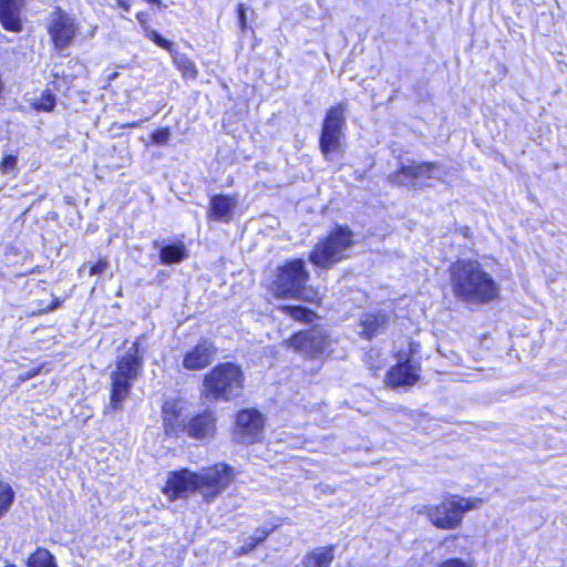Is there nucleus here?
<instances>
[{
	"instance_id": "obj_39",
	"label": "nucleus",
	"mask_w": 567,
	"mask_h": 567,
	"mask_svg": "<svg viewBox=\"0 0 567 567\" xmlns=\"http://www.w3.org/2000/svg\"><path fill=\"white\" fill-rule=\"evenodd\" d=\"M3 567H18V566L13 563H7V564H4Z\"/></svg>"
},
{
	"instance_id": "obj_29",
	"label": "nucleus",
	"mask_w": 567,
	"mask_h": 567,
	"mask_svg": "<svg viewBox=\"0 0 567 567\" xmlns=\"http://www.w3.org/2000/svg\"><path fill=\"white\" fill-rule=\"evenodd\" d=\"M171 136V130L168 126L158 127L151 134V140L156 145H165Z\"/></svg>"
},
{
	"instance_id": "obj_32",
	"label": "nucleus",
	"mask_w": 567,
	"mask_h": 567,
	"mask_svg": "<svg viewBox=\"0 0 567 567\" xmlns=\"http://www.w3.org/2000/svg\"><path fill=\"white\" fill-rule=\"evenodd\" d=\"M82 267H86V264H84ZM109 267V261L105 257H100L93 264L87 265L89 268V275L95 276L100 275L105 271V269Z\"/></svg>"
},
{
	"instance_id": "obj_25",
	"label": "nucleus",
	"mask_w": 567,
	"mask_h": 567,
	"mask_svg": "<svg viewBox=\"0 0 567 567\" xmlns=\"http://www.w3.org/2000/svg\"><path fill=\"white\" fill-rule=\"evenodd\" d=\"M173 58L175 68L181 72L184 79L195 80L198 76V70L186 54H177L174 49L173 53H169Z\"/></svg>"
},
{
	"instance_id": "obj_2",
	"label": "nucleus",
	"mask_w": 567,
	"mask_h": 567,
	"mask_svg": "<svg viewBox=\"0 0 567 567\" xmlns=\"http://www.w3.org/2000/svg\"><path fill=\"white\" fill-rule=\"evenodd\" d=\"M449 286L456 301L485 306L501 299V285L484 265L474 258H456L449 265Z\"/></svg>"
},
{
	"instance_id": "obj_14",
	"label": "nucleus",
	"mask_w": 567,
	"mask_h": 567,
	"mask_svg": "<svg viewBox=\"0 0 567 567\" xmlns=\"http://www.w3.org/2000/svg\"><path fill=\"white\" fill-rule=\"evenodd\" d=\"M440 165L434 161L411 162L400 165L392 174V182L403 186H422L420 181L432 179Z\"/></svg>"
},
{
	"instance_id": "obj_13",
	"label": "nucleus",
	"mask_w": 567,
	"mask_h": 567,
	"mask_svg": "<svg viewBox=\"0 0 567 567\" xmlns=\"http://www.w3.org/2000/svg\"><path fill=\"white\" fill-rule=\"evenodd\" d=\"M218 349L214 341L202 337L182 355V368L187 372H198L210 367Z\"/></svg>"
},
{
	"instance_id": "obj_8",
	"label": "nucleus",
	"mask_w": 567,
	"mask_h": 567,
	"mask_svg": "<svg viewBox=\"0 0 567 567\" xmlns=\"http://www.w3.org/2000/svg\"><path fill=\"white\" fill-rule=\"evenodd\" d=\"M144 365L140 342L134 341L128 350L115 361L110 379V410H120L131 393L134 381L142 374Z\"/></svg>"
},
{
	"instance_id": "obj_21",
	"label": "nucleus",
	"mask_w": 567,
	"mask_h": 567,
	"mask_svg": "<svg viewBox=\"0 0 567 567\" xmlns=\"http://www.w3.org/2000/svg\"><path fill=\"white\" fill-rule=\"evenodd\" d=\"M282 525L284 518H276L275 522L270 523L268 526L257 527L254 535L239 547L238 555H247L251 553Z\"/></svg>"
},
{
	"instance_id": "obj_34",
	"label": "nucleus",
	"mask_w": 567,
	"mask_h": 567,
	"mask_svg": "<svg viewBox=\"0 0 567 567\" xmlns=\"http://www.w3.org/2000/svg\"><path fill=\"white\" fill-rule=\"evenodd\" d=\"M238 24L243 32L248 29L247 17H246V8L244 3H238L236 7Z\"/></svg>"
},
{
	"instance_id": "obj_3",
	"label": "nucleus",
	"mask_w": 567,
	"mask_h": 567,
	"mask_svg": "<svg viewBox=\"0 0 567 567\" xmlns=\"http://www.w3.org/2000/svg\"><path fill=\"white\" fill-rule=\"evenodd\" d=\"M162 430L165 439L177 441L189 439L207 444L218 434V415L210 408L193 412L189 416L183 413L178 399L165 400L161 405Z\"/></svg>"
},
{
	"instance_id": "obj_16",
	"label": "nucleus",
	"mask_w": 567,
	"mask_h": 567,
	"mask_svg": "<svg viewBox=\"0 0 567 567\" xmlns=\"http://www.w3.org/2000/svg\"><path fill=\"white\" fill-rule=\"evenodd\" d=\"M27 0H0V23L8 32H21L23 29L21 11Z\"/></svg>"
},
{
	"instance_id": "obj_17",
	"label": "nucleus",
	"mask_w": 567,
	"mask_h": 567,
	"mask_svg": "<svg viewBox=\"0 0 567 567\" xmlns=\"http://www.w3.org/2000/svg\"><path fill=\"white\" fill-rule=\"evenodd\" d=\"M237 199L231 194H215L209 198L207 217L210 220L228 224L233 219Z\"/></svg>"
},
{
	"instance_id": "obj_36",
	"label": "nucleus",
	"mask_w": 567,
	"mask_h": 567,
	"mask_svg": "<svg viewBox=\"0 0 567 567\" xmlns=\"http://www.w3.org/2000/svg\"><path fill=\"white\" fill-rule=\"evenodd\" d=\"M116 7L122 9L125 12H128L131 10V2L130 0H115Z\"/></svg>"
},
{
	"instance_id": "obj_10",
	"label": "nucleus",
	"mask_w": 567,
	"mask_h": 567,
	"mask_svg": "<svg viewBox=\"0 0 567 567\" xmlns=\"http://www.w3.org/2000/svg\"><path fill=\"white\" fill-rule=\"evenodd\" d=\"M347 107V102L340 101L326 111L319 135V150L326 158L342 151Z\"/></svg>"
},
{
	"instance_id": "obj_33",
	"label": "nucleus",
	"mask_w": 567,
	"mask_h": 567,
	"mask_svg": "<svg viewBox=\"0 0 567 567\" xmlns=\"http://www.w3.org/2000/svg\"><path fill=\"white\" fill-rule=\"evenodd\" d=\"M61 305H62V300L60 298H56V297H54L50 301V303H48V305H43L42 301H39V303H38V306H39L38 312L39 313H48L50 311H53V310L58 309Z\"/></svg>"
},
{
	"instance_id": "obj_15",
	"label": "nucleus",
	"mask_w": 567,
	"mask_h": 567,
	"mask_svg": "<svg viewBox=\"0 0 567 567\" xmlns=\"http://www.w3.org/2000/svg\"><path fill=\"white\" fill-rule=\"evenodd\" d=\"M421 365L411 362L410 358L398 361L386 371L383 382L389 389L395 390L412 386L420 380Z\"/></svg>"
},
{
	"instance_id": "obj_22",
	"label": "nucleus",
	"mask_w": 567,
	"mask_h": 567,
	"mask_svg": "<svg viewBox=\"0 0 567 567\" xmlns=\"http://www.w3.org/2000/svg\"><path fill=\"white\" fill-rule=\"evenodd\" d=\"M135 18L143 30V34L146 39L152 41L154 44L165 50L168 53L174 52V43L166 38H164L156 30L152 29L150 25V14L146 11H138L135 14Z\"/></svg>"
},
{
	"instance_id": "obj_35",
	"label": "nucleus",
	"mask_w": 567,
	"mask_h": 567,
	"mask_svg": "<svg viewBox=\"0 0 567 567\" xmlns=\"http://www.w3.org/2000/svg\"><path fill=\"white\" fill-rule=\"evenodd\" d=\"M141 123H142V120L122 123V124L113 123L112 127H116V128H121V130L122 128H136L141 125Z\"/></svg>"
},
{
	"instance_id": "obj_4",
	"label": "nucleus",
	"mask_w": 567,
	"mask_h": 567,
	"mask_svg": "<svg viewBox=\"0 0 567 567\" xmlns=\"http://www.w3.org/2000/svg\"><path fill=\"white\" fill-rule=\"evenodd\" d=\"M309 281L310 271L305 259L288 258L274 269L266 290L276 300H298L321 307L323 297L319 288L309 285Z\"/></svg>"
},
{
	"instance_id": "obj_24",
	"label": "nucleus",
	"mask_w": 567,
	"mask_h": 567,
	"mask_svg": "<svg viewBox=\"0 0 567 567\" xmlns=\"http://www.w3.org/2000/svg\"><path fill=\"white\" fill-rule=\"evenodd\" d=\"M25 567H59L55 556L45 547L39 546L29 554Z\"/></svg>"
},
{
	"instance_id": "obj_38",
	"label": "nucleus",
	"mask_w": 567,
	"mask_h": 567,
	"mask_svg": "<svg viewBox=\"0 0 567 567\" xmlns=\"http://www.w3.org/2000/svg\"><path fill=\"white\" fill-rule=\"evenodd\" d=\"M116 78H117V72H113L109 75L107 80H109V82H111V81L115 80Z\"/></svg>"
},
{
	"instance_id": "obj_18",
	"label": "nucleus",
	"mask_w": 567,
	"mask_h": 567,
	"mask_svg": "<svg viewBox=\"0 0 567 567\" xmlns=\"http://www.w3.org/2000/svg\"><path fill=\"white\" fill-rule=\"evenodd\" d=\"M336 545L316 547L305 554L301 560L302 567H331L336 557Z\"/></svg>"
},
{
	"instance_id": "obj_1",
	"label": "nucleus",
	"mask_w": 567,
	"mask_h": 567,
	"mask_svg": "<svg viewBox=\"0 0 567 567\" xmlns=\"http://www.w3.org/2000/svg\"><path fill=\"white\" fill-rule=\"evenodd\" d=\"M235 468L226 462H216L198 471L181 467L168 472L161 487L169 502L198 494L206 504L215 502L236 480Z\"/></svg>"
},
{
	"instance_id": "obj_9",
	"label": "nucleus",
	"mask_w": 567,
	"mask_h": 567,
	"mask_svg": "<svg viewBox=\"0 0 567 567\" xmlns=\"http://www.w3.org/2000/svg\"><path fill=\"white\" fill-rule=\"evenodd\" d=\"M332 343L330 333L311 326L293 331L282 344L305 361H326L332 352Z\"/></svg>"
},
{
	"instance_id": "obj_5",
	"label": "nucleus",
	"mask_w": 567,
	"mask_h": 567,
	"mask_svg": "<svg viewBox=\"0 0 567 567\" xmlns=\"http://www.w3.org/2000/svg\"><path fill=\"white\" fill-rule=\"evenodd\" d=\"M246 388L243 367L234 361L218 362L202 379L200 398L209 402H230L239 399Z\"/></svg>"
},
{
	"instance_id": "obj_11",
	"label": "nucleus",
	"mask_w": 567,
	"mask_h": 567,
	"mask_svg": "<svg viewBox=\"0 0 567 567\" xmlns=\"http://www.w3.org/2000/svg\"><path fill=\"white\" fill-rule=\"evenodd\" d=\"M267 417L257 408L236 411L231 424V436L237 444L255 445L265 439Z\"/></svg>"
},
{
	"instance_id": "obj_19",
	"label": "nucleus",
	"mask_w": 567,
	"mask_h": 567,
	"mask_svg": "<svg viewBox=\"0 0 567 567\" xmlns=\"http://www.w3.org/2000/svg\"><path fill=\"white\" fill-rule=\"evenodd\" d=\"M389 320V315L382 311L367 313L360 321L361 337L372 340L388 326Z\"/></svg>"
},
{
	"instance_id": "obj_31",
	"label": "nucleus",
	"mask_w": 567,
	"mask_h": 567,
	"mask_svg": "<svg viewBox=\"0 0 567 567\" xmlns=\"http://www.w3.org/2000/svg\"><path fill=\"white\" fill-rule=\"evenodd\" d=\"M437 567H476L471 560L461 557H449L443 559Z\"/></svg>"
},
{
	"instance_id": "obj_7",
	"label": "nucleus",
	"mask_w": 567,
	"mask_h": 567,
	"mask_svg": "<svg viewBox=\"0 0 567 567\" xmlns=\"http://www.w3.org/2000/svg\"><path fill=\"white\" fill-rule=\"evenodd\" d=\"M354 233L347 224H336L313 245L308 254L309 262L318 269L328 270L350 257L354 246Z\"/></svg>"
},
{
	"instance_id": "obj_23",
	"label": "nucleus",
	"mask_w": 567,
	"mask_h": 567,
	"mask_svg": "<svg viewBox=\"0 0 567 567\" xmlns=\"http://www.w3.org/2000/svg\"><path fill=\"white\" fill-rule=\"evenodd\" d=\"M188 257V251L184 243L165 245L159 250V259L162 264L173 265L179 264Z\"/></svg>"
},
{
	"instance_id": "obj_26",
	"label": "nucleus",
	"mask_w": 567,
	"mask_h": 567,
	"mask_svg": "<svg viewBox=\"0 0 567 567\" xmlns=\"http://www.w3.org/2000/svg\"><path fill=\"white\" fill-rule=\"evenodd\" d=\"M16 493L9 483L0 482V518L4 516L12 506Z\"/></svg>"
},
{
	"instance_id": "obj_6",
	"label": "nucleus",
	"mask_w": 567,
	"mask_h": 567,
	"mask_svg": "<svg viewBox=\"0 0 567 567\" xmlns=\"http://www.w3.org/2000/svg\"><path fill=\"white\" fill-rule=\"evenodd\" d=\"M483 503L481 497L445 493L437 503L420 507L417 514L424 516L439 530H455L463 525L465 515L480 508Z\"/></svg>"
},
{
	"instance_id": "obj_12",
	"label": "nucleus",
	"mask_w": 567,
	"mask_h": 567,
	"mask_svg": "<svg viewBox=\"0 0 567 567\" xmlns=\"http://www.w3.org/2000/svg\"><path fill=\"white\" fill-rule=\"evenodd\" d=\"M79 29L80 27L74 17L61 7H55L47 25L52 48L61 52L71 47L79 33Z\"/></svg>"
},
{
	"instance_id": "obj_37",
	"label": "nucleus",
	"mask_w": 567,
	"mask_h": 567,
	"mask_svg": "<svg viewBox=\"0 0 567 567\" xmlns=\"http://www.w3.org/2000/svg\"><path fill=\"white\" fill-rule=\"evenodd\" d=\"M458 538V535L456 534H451L449 536L445 537V540H451V542H454Z\"/></svg>"
},
{
	"instance_id": "obj_27",
	"label": "nucleus",
	"mask_w": 567,
	"mask_h": 567,
	"mask_svg": "<svg viewBox=\"0 0 567 567\" xmlns=\"http://www.w3.org/2000/svg\"><path fill=\"white\" fill-rule=\"evenodd\" d=\"M56 105V99L50 90L42 91L38 101L32 104V107L38 112H51Z\"/></svg>"
},
{
	"instance_id": "obj_28",
	"label": "nucleus",
	"mask_w": 567,
	"mask_h": 567,
	"mask_svg": "<svg viewBox=\"0 0 567 567\" xmlns=\"http://www.w3.org/2000/svg\"><path fill=\"white\" fill-rule=\"evenodd\" d=\"M50 370L51 369L49 367V363L42 362V363L38 364L37 367H33V368L20 373L17 377V385H20V384L38 377L39 374L48 373Z\"/></svg>"
},
{
	"instance_id": "obj_30",
	"label": "nucleus",
	"mask_w": 567,
	"mask_h": 567,
	"mask_svg": "<svg viewBox=\"0 0 567 567\" xmlns=\"http://www.w3.org/2000/svg\"><path fill=\"white\" fill-rule=\"evenodd\" d=\"M18 156L16 154H4L0 161V173L8 174L16 169Z\"/></svg>"
},
{
	"instance_id": "obj_20",
	"label": "nucleus",
	"mask_w": 567,
	"mask_h": 567,
	"mask_svg": "<svg viewBox=\"0 0 567 567\" xmlns=\"http://www.w3.org/2000/svg\"><path fill=\"white\" fill-rule=\"evenodd\" d=\"M277 309L295 322L302 324H311L320 319L316 310L301 303L280 305Z\"/></svg>"
}]
</instances>
